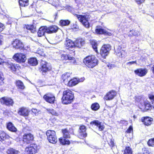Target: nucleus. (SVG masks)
Segmentation results:
<instances>
[{
    "label": "nucleus",
    "mask_w": 154,
    "mask_h": 154,
    "mask_svg": "<svg viewBox=\"0 0 154 154\" xmlns=\"http://www.w3.org/2000/svg\"><path fill=\"white\" fill-rule=\"evenodd\" d=\"M73 94L70 90L68 89L63 91L62 98V102L63 104H67L71 103L73 101Z\"/></svg>",
    "instance_id": "f257e3e1"
},
{
    "label": "nucleus",
    "mask_w": 154,
    "mask_h": 154,
    "mask_svg": "<svg viewBox=\"0 0 154 154\" xmlns=\"http://www.w3.org/2000/svg\"><path fill=\"white\" fill-rule=\"evenodd\" d=\"M135 100L136 101L139 103L138 104L139 107L142 110L145 111L149 110L150 108H153L152 105L146 100H144L140 97H136Z\"/></svg>",
    "instance_id": "f03ea898"
},
{
    "label": "nucleus",
    "mask_w": 154,
    "mask_h": 154,
    "mask_svg": "<svg viewBox=\"0 0 154 154\" xmlns=\"http://www.w3.org/2000/svg\"><path fill=\"white\" fill-rule=\"evenodd\" d=\"M83 62L88 68H92L97 64L98 61L94 56H88L84 59Z\"/></svg>",
    "instance_id": "7ed1b4c3"
},
{
    "label": "nucleus",
    "mask_w": 154,
    "mask_h": 154,
    "mask_svg": "<svg viewBox=\"0 0 154 154\" xmlns=\"http://www.w3.org/2000/svg\"><path fill=\"white\" fill-rule=\"evenodd\" d=\"M76 17L79 20L85 27L86 28L89 27L90 24L88 20L90 17V15L87 14H85L83 15L77 14Z\"/></svg>",
    "instance_id": "20e7f679"
},
{
    "label": "nucleus",
    "mask_w": 154,
    "mask_h": 154,
    "mask_svg": "<svg viewBox=\"0 0 154 154\" xmlns=\"http://www.w3.org/2000/svg\"><path fill=\"white\" fill-rule=\"evenodd\" d=\"M46 134L49 142L54 144L57 142V139L54 131L48 130L46 132Z\"/></svg>",
    "instance_id": "39448f33"
},
{
    "label": "nucleus",
    "mask_w": 154,
    "mask_h": 154,
    "mask_svg": "<svg viewBox=\"0 0 154 154\" xmlns=\"http://www.w3.org/2000/svg\"><path fill=\"white\" fill-rule=\"evenodd\" d=\"M111 48V46L109 45H103L101 48L100 50V54L102 57L105 58L109 54Z\"/></svg>",
    "instance_id": "423d86ee"
},
{
    "label": "nucleus",
    "mask_w": 154,
    "mask_h": 154,
    "mask_svg": "<svg viewBox=\"0 0 154 154\" xmlns=\"http://www.w3.org/2000/svg\"><path fill=\"white\" fill-rule=\"evenodd\" d=\"M38 148L39 146L36 144H32L25 148V151L27 154H35L37 152Z\"/></svg>",
    "instance_id": "0eeeda50"
},
{
    "label": "nucleus",
    "mask_w": 154,
    "mask_h": 154,
    "mask_svg": "<svg viewBox=\"0 0 154 154\" xmlns=\"http://www.w3.org/2000/svg\"><path fill=\"white\" fill-rule=\"evenodd\" d=\"M13 59L17 62L20 63L25 62L26 60L25 55L21 53L15 54L13 57Z\"/></svg>",
    "instance_id": "6e6552de"
},
{
    "label": "nucleus",
    "mask_w": 154,
    "mask_h": 154,
    "mask_svg": "<svg viewBox=\"0 0 154 154\" xmlns=\"http://www.w3.org/2000/svg\"><path fill=\"white\" fill-rule=\"evenodd\" d=\"M1 103L7 106H12L14 103L13 100L11 98L4 97L0 99Z\"/></svg>",
    "instance_id": "1a4fd4ad"
},
{
    "label": "nucleus",
    "mask_w": 154,
    "mask_h": 154,
    "mask_svg": "<svg viewBox=\"0 0 154 154\" xmlns=\"http://www.w3.org/2000/svg\"><path fill=\"white\" fill-rule=\"evenodd\" d=\"M44 99L47 102L53 104L55 101V97L54 94L51 93H48L43 96Z\"/></svg>",
    "instance_id": "9d476101"
},
{
    "label": "nucleus",
    "mask_w": 154,
    "mask_h": 154,
    "mask_svg": "<svg viewBox=\"0 0 154 154\" xmlns=\"http://www.w3.org/2000/svg\"><path fill=\"white\" fill-rule=\"evenodd\" d=\"M86 128L84 125H81L79 128L78 136L81 139L87 136L86 132Z\"/></svg>",
    "instance_id": "9b49d317"
},
{
    "label": "nucleus",
    "mask_w": 154,
    "mask_h": 154,
    "mask_svg": "<svg viewBox=\"0 0 154 154\" xmlns=\"http://www.w3.org/2000/svg\"><path fill=\"white\" fill-rule=\"evenodd\" d=\"M148 72L147 69H146L139 68L138 69L134 70L135 73L140 77H143Z\"/></svg>",
    "instance_id": "f8f14e48"
},
{
    "label": "nucleus",
    "mask_w": 154,
    "mask_h": 154,
    "mask_svg": "<svg viewBox=\"0 0 154 154\" xmlns=\"http://www.w3.org/2000/svg\"><path fill=\"white\" fill-rule=\"evenodd\" d=\"M64 45L67 49H69V50L71 49L70 48L75 47L74 43L72 40L67 38L64 42Z\"/></svg>",
    "instance_id": "ddd939ff"
},
{
    "label": "nucleus",
    "mask_w": 154,
    "mask_h": 154,
    "mask_svg": "<svg viewBox=\"0 0 154 154\" xmlns=\"http://www.w3.org/2000/svg\"><path fill=\"white\" fill-rule=\"evenodd\" d=\"M116 95L115 91H110L106 95L104 99L106 100H110L113 99Z\"/></svg>",
    "instance_id": "4468645a"
},
{
    "label": "nucleus",
    "mask_w": 154,
    "mask_h": 154,
    "mask_svg": "<svg viewBox=\"0 0 154 154\" xmlns=\"http://www.w3.org/2000/svg\"><path fill=\"white\" fill-rule=\"evenodd\" d=\"M29 111L28 108L22 107L19 109L18 113L20 115L23 116H27L29 114Z\"/></svg>",
    "instance_id": "2eb2a0df"
},
{
    "label": "nucleus",
    "mask_w": 154,
    "mask_h": 154,
    "mask_svg": "<svg viewBox=\"0 0 154 154\" xmlns=\"http://www.w3.org/2000/svg\"><path fill=\"white\" fill-rule=\"evenodd\" d=\"M90 124L92 125H94L98 128L99 130L100 131H101L103 130L104 128V125L102 124L99 121L96 120L91 122Z\"/></svg>",
    "instance_id": "dca6fc26"
},
{
    "label": "nucleus",
    "mask_w": 154,
    "mask_h": 154,
    "mask_svg": "<svg viewBox=\"0 0 154 154\" xmlns=\"http://www.w3.org/2000/svg\"><path fill=\"white\" fill-rule=\"evenodd\" d=\"M96 33L98 34H103L105 35L111 36L112 34L110 32L102 28H97L95 30Z\"/></svg>",
    "instance_id": "f3484780"
},
{
    "label": "nucleus",
    "mask_w": 154,
    "mask_h": 154,
    "mask_svg": "<svg viewBox=\"0 0 154 154\" xmlns=\"http://www.w3.org/2000/svg\"><path fill=\"white\" fill-rule=\"evenodd\" d=\"M23 140L27 143H29L33 139V136L31 134H24L23 136Z\"/></svg>",
    "instance_id": "a211bd4d"
},
{
    "label": "nucleus",
    "mask_w": 154,
    "mask_h": 154,
    "mask_svg": "<svg viewBox=\"0 0 154 154\" xmlns=\"http://www.w3.org/2000/svg\"><path fill=\"white\" fill-rule=\"evenodd\" d=\"M61 59L62 60H71V62L74 63L75 62V59L73 57L71 56L70 55L66 54H63L61 55Z\"/></svg>",
    "instance_id": "6ab92c4d"
},
{
    "label": "nucleus",
    "mask_w": 154,
    "mask_h": 154,
    "mask_svg": "<svg viewBox=\"0 0 154 154\" xmlns=\"http://www.w3.org/2000/svg\"><path fill=\"white\" fill-rule=\"evenodd\" d=\"M153 121V119L149 117H143L142 119V121L144 124L146 126L150 125Z\"/></svg>",
    "instance_id": "aec40b11"
},
{
    "label": "nucleus",
    "mask_w": 154,
    "mask_h": 154,
    "mask_svg": "<svg viewBox=\"0 0 154 154\" xmlns=\"http://www.w3.org/2000/svg\"><path fill=\"white\" fill-rule=\"evenodd\" d=\"M13 45L15 48H20L23 47V45L21 42L18 39H16L13 43Z\"/></svg>",
    "instance_id": "412c9836"
},
{
    "label": "nucleus",
    "mask_w": 154,
    "mask_h": 154,
    "mask_svg": "<svg viewBox=\"0 0 154 154\" xmlns=\"http://www.w3.org/2000/svg\"><path fill=\"white\" fill-rule=\"evenodd\" d=\"M58 27L56 26L53 25L49 27H47V33H52L56 32L58 30Z\"/></svg>",
    "instance_id": "4be33fe9"
},
{
    "label": "nucleus",
    "mask_w": 154,
    "mask_h": 154,
    "mask_svg": "<svg viewBox=\"0 0 154 154\" xmlns=\"http://www.w3.org/2000/svg\"><path fill=\"white\" fill-rule=\"evenodd\" d=\"M74 43L75 46L78 48H81L85 44V41L83 38H80L76 39Z\"/></svg>",
    "instance_id": "5701e85b"
},
{
    "label": "nucleus",
    "mask_w": 154,
    "mask_h": 154,
    "mask_svg": "<svg viewBox=\"0 0 154 154\" xmlns=\"http://www.w3.org/2000/svg\"><path fill=\"white\" fill-rule=\"evenodd\" d=\"M71 74L69 72L65 73L62 75L61 79L65 83H67L69 80L70 78Z\"/></svg>",
    "instance_id": "b1692460"
},
{
    "label": "nucleus",
    "mask_w": 154,
    "mask_h": 154,
    "mask_svg": "<svg viewBox=\"0 0 154 154\" xmlns=\"http://www.w3.org/2000/svg\"><path fill=\"white\" fill-rule=\"evenodd\" d=\"M69 138L62 137L59 139V141L60 144L63 145H69L70 142L68 140Z\"/></svg>",
    "instance_id": "393cba45"
},
{
    "label": "nucleus",
    "mask_w": 154,
    "mask_h": 154,
    "mask_svg": "<svg viewBox=\"0 0 154 154\" xmlns=\"http://www.w3.org/2000/svg\"><path fill=\"white\" fill-rule=\"evenodd\" d=\"M46 26H42L39 29L38 32V35L39 37H41L44 35L45 33H47Z\"/></svg>",
    "instance_id": "a878e982"
},
{
    "label": "nucleus",
    "mask_w": 154,
    "mask_h": 154,
    "mask_svg": "<svg viewBox=\"0 0 154 154\" xmlns=\"http://www.w3.org/2000/svg\"><path fill=\"white\" fill-rule=\"evenodd\" d=\"M116 52L118 56L121 57H124L125 54V51L122 50V48L119 46L118 47Z\"/></svg>",
    "instance_id": "bb28decb"
},
{
    "label": "nucleus",
    "mask_w": 154,
    "mask_h": 154,
    "mask_svg": "<svg viewBox=\"0 0 154 154\" xmlns=\"http://www.w3.org/2000/svg\"><path fill=\"white\" fill-rule=\"evenodd\" d=\"M140 35V33L139 31L133 29L131 30L128 33V35L130 37L133 36H138Z\"/></svg>",
    "instance_id": "cd10ccee"
},
{
    "label": "nucleus",
    "mask_w": 154,
    "mask_h": 154,
    "mask_svg": "<svg viewBox=\"0 0 154 154\" xmlns=\"http://www.w3.org/2000/svg\"><path fill=\"white\" fill-rule=\"evenodd\" d=\"M79 83L78 79L76 78H74L70 80L68 82V86L72 87L75 86Z\"/></svg>",
    "instance_id": "c85d7f7f"
},
{
    "label": "nucleus",
    "mask_w": 154,
    "mask_h": 154,
    "mask_svg": "<svg viewBox=\"0 0 154 154\" xmlns=\"http://www.w3.org/2000/svg\"><path fill=\"white\" fill-rule=\"evenodd\" d=\"M7 127L9 131H11L15 132L17 130V129L11 122H9L7 124Z\"/></svg>",
    "instance_id": "c756f323"
},
{
    "label": "nucleus",
    "mask_w": 154,
    "mask_h": 154,
    "mask_svg": "<svg viewBox=\"0 0 154 154\" xmlns=\"http://www.w3.org/2000/svg\"><path fill=\"white\" fill-rule=\"evenodd\" d=\"M41 65L42 66L41 70L43 72H45L48 70L49 69L47 66L46 62L42 61L41 62Z\"/></svg>",
    "instance_id": "7c9ffc66"
},
{
    "label": "nucleus",
    "mask_w": 154,
    "mask_h": 154,
    "mask_svg": "<svg viewBox=\"0 0 154 154\" xmlns=\"http://www.w3.org/2000/svg\"><path fill=\"white\" fill-rule=\"evenodd\" d=\"M24 28L29 30L32 33H34L35 32V29L32 25H25Z\"/></svg>",
    "instance_id": "2f4dec72"
},
{
    "label": "nucleus",
    "mask_w": 154,
    "mask_h": 154,
    "mask_svg": "<svg viewBox=\"0 0 154 154\" xmlns=\"http://www.w3.org/2000/svg\"><path fill=\"white\" fill-rule=\"evenodd\" d=\"M28 61L29 63L32 66L36 65L38 63L37 59L35 58H31L29 59Z\"/></svg>",
    "instance_id": "473e14b6"
},
{
    "label": "nucleus",
    "mask_w": 154,
    "mask_h": 154,
    "mask_svg": "<svg viewBox=\"0 0 154 154\" xmlns=\"http://www.w3.org/2000/svg\"><path fill=\"white\" fill-rule=\"evenodd\" d=\"M16 84L19 89L23 90L25 88V86L23 83L20 80H18L17 81Z\"/></svg>",
    "instance_id": "72a5a7b5"
},
{
    "label": "nucleus",
    "mask_w": 154,
    "mask_h": 154,
    "mask_svg": "<svg viewBox=\"0 0 154 154\" xmlns=\"http://www.w3.org/2000/svg\"><path fill=\"white\" fill-rule=\"evenodd\" d=\"M7 154H19V152L13 148H10L7 150Z\"/></svg>",
    "instance_id": "f704fd0d"
},
{
    "label": "nucleus",
    "mask_w": 154,
    "mask_h": 154,
    "mask_svg": "<svg viewBox=\"0 0 154 154\" xmlns=\"http://www.w3.org/2000/svg\"><path fill=\"white\" fill-rule=\"evenodd\" d=\"M19 3L21 6L25 7L28 5L29 0H19Z\"/></svg>",
    "instance_id": "c9c22d12"
},
{
    "label": "nucleus",
    "mask_w": 154,
    "mask_h": 154,
    "mask_svg": "<svg viewBox=\"0 0 154 154\" xmlns=\"http://www.w3.org/2000/svg\"><path fill=\"white\" fill-rule=\"evenodd\" d=\"M63 133V136L64 137L70 138V136L69 131L66 129L62 130Z\"/></svg>",
    "instance_id": "e433bc0d"
},
{
    "label": "nucleus",
    "mask_w": 154,
    "mask_h": 154,
    "mask_svg": "<svg viewBox=\"0 0 154 154\" xmlns=\"http://www.w3.org/2000/svg\"><path fill=\"white\" fill-rule=\"evenodd\" d=\"M91 43L92 45L93 48L94 49V51L97 52V44L96 41L94 40H91Z\"/></svg>",
    "instance_id": "4c0bfd02"
},
{
    "label": "nucleus",
    "mask_w": 154,
    "mask_h": 154,
    "mask_svg": "<svg viewBox=\"0 0 154 154\" xmlns=\"http://www.w3.org/2000/svg\"><path fill=\"white\" fill-rule=\"evenodd\" d=\"M91 108L92 110L97 111L99 109L100 106L98 103H95L92 104Z\"/></svg>",
    "instance_id": "58836bf2"
},
{
    "label": "nucleus",
    "mask_w": 154,
    "mask_h": 154,
    "mask_svg": "<svg viewBox=\"0 0 154 154\" xmlns=\"http://www.w3.org/2000/svg\"><path fill=\"white\" fill-rule=\"evenodd\" d=\"M46 109L49 113L51 114L52 115L55 116H58L59 115L58 113L57 112L53 109Z\"/></svg>",
    "instance_id": "ea45409f"
},
{
    "label": "nucleus",
    "mask_w": 154,
    "mask_h": 154,
    "mask_svg": "<svg viewBox=\"0 0 154 154\" xmlns=\"http://www.w3.org/2000/svg\"><path fill=\"white\" fill-rule=\"evenodd\" d=\"M9 68L12 72H15L16 70V68L14 64L11 63H8L7 65Z\"/></svg>",
    "instance_id": "a19ab883"
},
{
    "label": "nucleus",
    "mask_w": 154,
    "mask_h": 154,
    "mask_svg": "<svg viewBox=\"0 0 154 154\" xmlns=\"http://www.w3.org/2000/svg\"><path fill=\"white\" fill-rule=\"evenodd\" d=\"M6 137V133L3 132H0V141H2L5 140Z\"/></svg>",
    "instance_id": "79ce46f5"
},
{
    "label": "nucleus",
    "mask_w": 154,
    "mask_h": 154,
    "mask_svg": "<svg viewBox=\"0 0 154 154\" xmlns=\"http://www.w3.org/2000/svg\"><path fill=\"white\" fill-rule=\"evenodd\" d=\"M148 97L149 99L151 100L152 103V107L154 110V95L152 94H149Z\"/></svg>",
    "instance_id": "37998d69"
},
{
    "label": "nucleus",
    "mask_w": 154,
    "mask_h": 154,
    "mask_svg": "<svg viewBox=\"0 0 154 154\" xmlns=\"http://www.w3.org/2000/svg\"><path fill=\"white\" fill-rule=\"evenodd\" d=\"M69 21L67 20H61L60 21V24L62 26L68 25L69 24Z\"/></svg>",
    "instance_id": "c03bdc74"
},
{
    "label": "nucleus",
    "mask_w": 154,
    "mask_h": 154,
    "mask_svg": "<svg viewBox=\"0 0 154 154\" xmlns=\"http://www.w3.org/2000/svg\"><path fill=\"white\" fill-rule=\"evenodd\" d=\"M32 111L35 116H38L41 113V112L40 110L36 109H32Z\"/></svg>",
    "instance_id": "a18cd8bd"
},
{
    "label": "nucleus",
    "mask_w": 154,
    "mask_h": 154,
    "mask_svg": "<svg viewBox=\"0 0 154 154\" xmlns=\"http://www.w3.org/2000/svg\"><path fill=\"white\" fill-rule=\"evenodd\" d=\"M147 144L149 146L154 147V138L149 139L148 141Z\"/></svg>",
    "instance_id": "49530a36"
},
{
    "label": "nucleus",
    "mask_w": 154,
    "mask_h": 154,
    "mask_svg": "<svg viewBox=\"0 0 154 154\" xmlns=\"http://www.w3.org/2000/svg\"><path fill=\"white\" fill-rule=\"evenodd\" d=\"M124 154H132L131 149L129 147H126Z\"/></svg>",
    "instance_id": "de8ad7c7"
},
{
    "label": "nucleus",
    "mask_w": 154,
    "mask_h": 154,
    "mask_svg": "<svg viewBox=\"0 0 154 154\" xmlns=\"http://www.w3.org/2000/svg\"><path fill=\"white\" fill-rule=\"evenodd\" d=\"M4 78L1 73L0 72V85H2L3 83Z\"/></svg>",
    "instance_id": "09e8293b"
},
{
    "label": "nucleus",
    "mask_w": 154,
    "mask_h": 154,
    "mask_svg": "<svg viewBox=\"0 0 154 154\" xmlns=\"http://www.w3.org/2000/svg\"><path fill=\"white\" fill-rule=\"evenodd\" d=\"M134 64H137V61L136 60L135 61H133L128 62L126 63V65L128 66H130L131 65Z\"/></svg>",
    "instance_id": "8fccbe9b"
},
{
    "label": "nucleus",
    "mask_w": 154,
    "mask_h": 154,
    "mask_svg": "<svg viewBox=\"0 0 154 154\" xmlns=\"http://www.w3.org/2000/svg\"><path fill=\"white\" fill-rule=\"evenodd\" d=\"M5 26L4 25L0 22V32L2 31L5 29Z\"/></svg>",
    "instance_id": "3c124183"
},
{
    "label": "nucleus",
    "mask_w": 154,
    "mask_h": 154,
    "mask_svg": "<svg viewBox=\"0 0 154 154\" xmlns=\"http://www.w3.org/2000/svg\"><path fill=\"white\" fill-rule=\"evenodd\" d=\"M108 143L111 147H113L114 146V141L111 139L108 142Z\"/></svg>",
    "instance_id": "603ef678"
},
{
    "label": "nucleus",
    "mask_w": 154,
    "mask_h": 154,
    "mask_svg": "<svg viewBox=\"0 0 154 154\" xmlns=\"http://www.w3.org/2000/svg\"><path fill=\"white\" fill-rule=\"evenodd\" d=\"M145 0H135V1L138 4H140L144 2Z\"/></svg>",
    "instance_id": "864d4df0"
},
{
    "label": "nucleus",
    "mask_w": 154,
    "mask_h": 154,
    "mask_svg": "<svg viewBox=\"0 0 154 154\" xmlns=\"http://www.w3.org/2000/svg\"><path fill=\"white\" fill-rule=\"evenodd\" d=\"M133 131V128L132 126H130L128 129L127 131V133H130L131 132Z\"/></svg>",
    "instance_id": "5fc2aeb1"
},
{
    "label": "nucleus",
    "mask_w": 154,
    "mask_h": 154,
    "mask_svg": "<svg viewBox=\"0 0 154 154\" xmlns=\"http://www.w3.org/2000/svg\"><path fill=\"white\" fill-rule=\"evenodd\" d=\"M3 41V36L2 35H0V45L2 44Z\"/></svg>",
    "instance_id": "6e6d98bb"
},
{
    "label": "nucleus",
    "mask_w": 154,
    "mask_h": 154,
    "mask_svg": "<svg viewBox=\"0 0 154 154\" xmlns=\"http://www.w3.org/2000/svg\"><path fill=\"white\" fill-rule=\"evenodd\" d=\"M29 9L30 11H32V12H34L35 11V8H33L32 6L29 7Z\"/></svg>",
    "instance_id": "4d7b16f0"
},
{
    "label": "nucleus",
    "mask_w": 154,
    "mask_h": 154,
    "mask_svg": "<svg viewBox=\"0 0 154 154\" xmlns=\"http://www.w3.org/2000/svg\"><path fill=\"white\" fill-rule=\"evenodd\" d=\"M79 80V82H83L85 80V78L84 77L81 78L80 79H78Z\"/></svg>",
    "instance_id": "13d9d810"
},
{
    "label": "nucleus",
    "mask_w": 154,
    "mask_h": 154,
    "mask_svg": "<svg viewBox=\"0 0 154 154\" xmlns=\"http://www.w3.org/2000/svg\"><path fill=\"white\" fill-rule=\"evenodd\" d=\"M108 67H109V69L112 68L114 67V65L110 64H109L107 65Z\"/></svg>",
    "instance_id": "bf43d9fd"
},
{
    "label": "nucleus",
    "mask_w": 154,
    "mask_h": 154,
    "mask_svg": "<svg viewBox=\"0 0 154 154\" xmlns=\"http://www.w3.org/2000/svg\"><path fill=\"white\" fill-rule=\"evenodd\" d=\"M4 63V60L0 58V64H2V63Z\"/></svg>",
    "instance_id": "052dcab7"
},
{
    "label": "nucleus",
    "mask_w": 154,
    "mask_h": 154,
    "mask_svg": "<svg viewBox=\"0 0 154 154\" xmlns=\"http://www.w3.org/2000/svg\"><path fill=\"white\" fill-rule=\"evenodd\" d=\"M151 69L152 71V72L154 73V65L151 67Z\"/></svg>",
    "instance_id": "680f3d73"
},
{
    "label": "nucleus",
    "mask_w": 154,
    "mask_h": 154,
    "mask_svg": "<svg viewBox=\"0 0 154 154\" xmlns=\"http://www.w3.org/2000/svg\"><path fill=\"white\" fill-rule=\"evenodd\" d=\"M38 54H39L40 55H41V56H43V53H41V54H40L39 53H38Z\"/></svg>",
    "instance_id": "e2e57ef3"
},
{
    "label": "nucleus",
    "mask_w": 154,
    "mask_h": 154,
    "mask_svg": "<svg viewBox=\"0 0 154 154\" xmlns=\"http://www.w3.org/2000/svg\"><path fill=\"white\" fill-rule=\"evenodd\" d=\"M133 117L134 118H135L136 117H135V116H133Z\"/></svg>",
    "instance_id": "0e129e2a"
}]
</instances>
